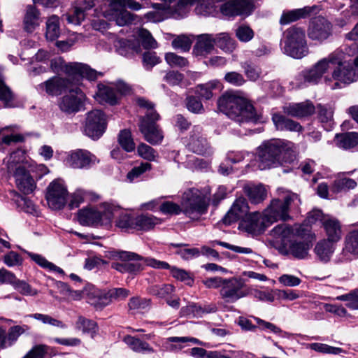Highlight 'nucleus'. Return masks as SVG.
I'll return each mask as SVG.
<instances>
[{"instance_id": "32", "label": "nucleus", "mask_w": 358, "mask_h": 358, "mask_svg": "<svg viewBox=\"0 0 358 358\" xmlns=\"http://www.w3.org/2000/svg\"><path fill=\"white\" fill-rule=\"evenodd\" d=\"M336 244L326 239L317 242L314 248L317 259L322 262H328L334 252Z\"/></svg>"}, {"instance_id": "10", "label": "nucleus", "mask_w": 358, "mask_h": 358, "mask_svg": "<svg viewBox=\"0 0 358 358\" xmlns=\"http://www.w3.org/2000/svg\"><path fill=\"white\" fill-rule=\"evenodd\" d=\"M300 199L296 194L287 192L282 199H273L270 205L263 211V217L270 227L279 220H286L289 218V210L292 205L297 206Z\"/></svg>"}, {"instance_id": "58", "label": "nucleus", "mask_w": 358, "mask_h": 358, "mask_svg": "<svg viewBox=\"0 0 358 358\" xmlns=\"http://www.w3.org/2000/svg\"><path fill=\"white\" fill-rule=\"evenodd\" d=\"M165 60L172 67H185L188 65L186 58L179 56L173 52H168L165 55Z\"/></svg>"}, {"instance_id": "47", "label": "nucleus", "mask_w": 358, "mask_h": 358, "mask_svg": "<svg viewBox=\"0 0 358 358\" xmlns=\"http://www.w3.org/2000/svg\"><path fill=\"white\" fill-rule=\"evenodd\" d=\"M29 330V327L27 325H16L11 327L9 329L8 334H6V348L12 346L17 341L20 336Z\"/></svg>"}, {"instance_id": "38", "label": "nucleus", "mask_w": 358, "mask_h": 358, "mask_svg": "<svg viewBox=\"0 0 358 358\" xmlns=\"http://www.w3.org/2000/svg\"><path fill=\"white\" fill-rule=\"evenodd\" d=\"M272 120L276 128L280 130L300 131L302 129L298 122L288 119L282 115L275 114L273 115Z\"/></svg>"}, {"instance_id": "53", "label": "nucleus", "mask_w": 358, "mask_h": 358, "mask_svg": "<svg viewBox=\"0 0 358 358\" xmlns=\"http://www.w3.org/2000/svg\"><path fill=\"white\" fill-rule=\"evenodd\" d=\"M174 287L170 284L152 285L149 288V292L159 298H165L171 294Z\"/></svg>"}, {"instance_id": "18", "label": "nucleus", "mask_w": 358, "mask_h": 358, "mask_svg": "<svg viewBox=\"0 0 358 358\" xmlns=\"http://www.w3.org/2000/svg\"><path fill=\"white\" fill-rule=\"evenodd\" d=\"M99 162L96 157L86 150H76L69 153L66 164L73 169H89Z\"/></svg>"}, {"instance_id": "42", "label": "nucleus", "mask_w": 358, "mask_h": 358, "mask_svg": "<svg viewBox=\"0 0 358 358\" xmlns=\"http://www.w3.org/2000/svg\"><path fill=\"white\" fill-rule=\"evenodd\" d=\"M125 343L134 351L140 353L153 352L154 350L145 341L138 338L127 336L124 338Z\"/></svg>"}, {"instance_id": "35", "label": "nucleus", "mask_w": 358, "mask_h": 358, "mask_svg": "<svg viewBox=\"0 0 358 358\" xmlns=\"http://www.w3.org/2000/svg\"><path fill=\"white\" fill-rule=\"evenodd\" d=\"M17 126H9L2 128L0 130V136L1 143L7 145H10L17 143L23 142L24 136L20 134Z\"/></svg>"}, {"instance_id": "2", "label": "nucleus", "mask_w": 358, "mask_h": 358, "mask_svg": "<svg viewBox=\"0 0 358 358\" xmlns=\"http://www.w3.org/2000/svg\"><path fill=\"white\" fill-rule=\"evenodd\" d=\"M271 235L294 257L305 259L308 256L311 242L310 229L308 226L295 224L289 227L281 224L273 229Z\"/></svg>"}, {"instance_id": "29", "label": "nucleus", "mask_w": 358, "mask_h": 358, "mask_svg": "<svg viewBox=\"0 0 358 358\" xmlns=\"http://www.w3.org/2000/svg\"><path fill=\"white\" fill-rule=\"evenodd\" d=\"M315 110V106L309 101L297 103H291L284 107V112L286 114L296 117L309 116L313 114Z\"/></svg>"}, {"instance_id": "12", "label": "nucleus", "mask_w": 358, "mask_h": 358, "mask_svg": "<svg viewBox=\"0 0 358 358\" xmlns=\"http://www.w3.org/2000/svg\"><path fill=\"white\" fill-rule=\"evenodd\" d=\"M127 8L138 10L142 7L134 0H113L105 16L109 21L115 22L118 26L127 25L135 20V16L127 10Z\"/></svg>"}, {"instance_id": "20", "label": "nucleus", "mask_w": 358, "mask_h": 358, "mask_svg": "<svg viewBox=\"0 0 358 358\" xmlns=\"http://www.w3.org/2000/svg\"><path fill=\"white\" fill-rule=\"evenodd\" d=\"M34 169V164L31 165V168L24 169V166H17L14 172L16 185L19 190L25 194L31 193L36 188V183L31 175Z\"/></svg>"}, {"instance_id": "19", "label": "nucleus", "mask_w": 358, "mask_h": 358, "mask_svg": "<svg viewBox=\"0 0 358 358\" xmlns=\"http://www.w3.org/2000/svg\"><path fill=\"white\" fill-rule=\"evenodd\" d=\"M268 226L266 224L263 213L255 211L248 215L241 220L239 228L252 234L257 236L262 234Z\"/></svg>"}, {"instance_id": "59", "label": "nucleus", "mask_w": 358, "mask_h": 358, "mask_svg": "<svg viewBox=\"0 0 358 358\" xmlns=\"http://www.w3.org/2000/svg\"><path fill=\"white\" fill-rule=\"evenodd\" d=\"M217 81H211L206 84L199 85L196 87L197 94L206 99H210L213 96L212 90L217 87Z\"/></svg>"}, {"instance_id": "28", "label": "nucleus", "mask_w": 358, "mask_h": 358, "mask_svg": "<svg viewBox=\"0 0 358 358\" xmlns=\"http://www.w3.org/2000/svg\"><path fill=\"white\" fill-rule=\"evenodd\" d=\"M94 97L99 103H108L110 105L116 104L119 99L118 94L116 93L112 83L110 85L99 84Z\"/></svg>"}, {"instance_id": "33", "label": "nucleus", "mask_w": 358, "mask_h": 358, "mask_svg": "<svg viewBox=\"0 0 358 358\" xmlns=\"http://www.w3.org/2000/svg\"><path fill=\"white\" fill-rule=\"evenodd\" d=\"M69 201L67 203L68 207L71 210L79 207V206L85 201L97 200L99 196L83 189H77L69 195Z\"/></svg>"}, {"instance_id": "63", "label": "nucleus", "mask_w": 358, "mask_h": 358, "mask_svg": "<svg viewBox=\"0 0 358 358\" xmlns=\"http://www.w3.org/2000/svg\"><path fill=\"white\" fill-rule=\"evenodd\" d=\"M161 62L160 58L155 52H145L143 55V64L145 69L150 70Z\"/></svg>"}, {"instance_id": "27", "label": "nucleus", "mask_w": 358, "mask_h": 358, "mask_svg": "<svg viewBox=\"0 0 358 358\" xmlns=\"http://www.w3.org/2000/svg\"><path fill=\"white\" fill-rule=\"evenodd\" d=\"M322 227L327 238L326 240L337 243L342 236V230L340 222L335 217L330 216L323 219Z\"/></svg>"}, {"instance_id": "6", "label": "nucleus", "mask_w": 358, "mask_h": 358, "mask_svg": "<svg viewBox=\"0 0 358 358\" xmlns=\"http://www.w3.org/2000/svg\"><path fill=\"white\" fill-rule=\"evenodd\" d=\"M136 101L137 105L145 113V116L140 118L138 124L140 131L148 143L152 145L160 143L164 136L156 124L159 119V115L155 110L154 103L143 97H138Z\"/></svg>"}, {"instance_id": "9", "label": "nucleus", "mask_w": 358, "mask_h": 358, "mask_svg": "<svg viewBox=\"0 0 358 358\" xmlns=\"http://www.w3.org/2000/svg\"><path fill=\"white\" fill-rule=\"evenodd\" d=\"M118 210L113 204L103 203L94 207H86L78 210L77 218L83 226L99 227L110 224Z\"/></svg>"}, {"instance_id": "3", "label": "nucleus", "mask_w": 358, "mask_h": 358, "mask_svg": "<svg viewBox=\"0 0 358 358\" xmlns=\"http://www.w3.org/2000/svg\"><path fill=\"white\" fill-rule=\"evenodd\" d=\"M294 145L273 139L263 142L257 150L256 161L259 169L265 170L284 164H291L295 160Z\"/></svg>"}, {"instance_id": "54", "label": "nucleus", "mask_w": 358, "mask_h": 358, "mask_svg": "<svg viewBox=\"0 0 358 358\" xmlns=\"http://www.w3.org/2000/svg\"><path fill=\"white\" fill-rule=\"evenodd\" d=\"M252 317L254 320L257 323V324L259 325V328L261 330H268L275 334H282V336L284 337H287L289 336V333L283 331L280 327H277L275 324L271 322H266L257 317Z\"/></svg>"}, {"instance_id": "23", "label": "nucleus", "mask_w": 358, "mask_h": 358, "mask_svg": "<svg viewBox=\"0 0 358 358\" xmlns=\"http://www.w3.org/2000/svg\"><path fill=\"white\" fill-rule=\"evenodd\" d=\"M252 5L249 0H232L222 4L220 7L221 13L230 18L238 15L250 14Z\"/></svg>"}, {"instance_id": "64", "label": "nucleus", "mask_w": 358, "mask_h": 358, "mask_svg": "<svg viewBox=\"0 0 358 358\" xmlns=\"http://www.w3.org/2000/svg\"><path fill=\"white\" fill-rule=\"evenodd\" d=\"M192 40L184 35L178 36L172 41V46L175 49H180L183 52L189 50L192 45Z\"/></svg>"}, {"instance_id": "26", "label": "nucleus", "mask_w": 358, "mask_h": 358, "mask_svg": "<svg viewBox=\"0 0 358 358\" xmlns=\"http://www.w3.org/2000/svg\"><path fill=\"white\" fill-rule=\"evenodd\" d=\"M317 10V7L313 6L284 11L280 17V23L282 25L288 24L298 20L305 18Z\"/></svg>"}, {"instance_id": "31", "label": "nucleus", "mask_w": 358, "mask_h": 358, "mask_svg": "<svg viewBox=\"0 0 358 358\" xmlns=\"http://www.w3.org/2000/svg\"><path fill=\"white\" fill-rule=\"evenodd\" d=\"M40 16L39 10L34 6L28 5L23 20L24 30L29 33L33 32L41 24Z\"/></svg>"}, {"instance_id": "43", "label": "nucleus", "mask_w": 358, "mask_h": 358, "mask_svg": "<svg viewBox=\"0 0 358 358\" xmlns=\"http://www.w3.org/2000/svg\"><path fill=\"white\" fill-rule=\"evenodd\" d=\"M196 3L194 11L197 15L207 17L216 12V6L213 0H196Z\"/></svg>"}, {"instance_id": "61", "label": "nucleus", "mask_w": 358, "mask_h": 358, "mask_svg": "<svg viewBox=\"0 0 358 358\" xmlns=\"http://www.w3.org/2000/svg\"><path fill=\"white\" fill-rule=\"evenodd\" d=\"M88 303L94 306L96 308L102 309L108 306L111 301L108 292L103 295H97L94 297L89 296Z\"/></svg>"}, {"instance_id": "4", "label": "nucleus", "mask_w": 358, "mask_h": 358, "mask_svg": "<svg viewBox=\"0 0 358 358\" xmlns=\"http://www.w3.org/2000/svg\"><path fill=\"white\" fill-rule=\"evenodd\" d=\"M217 106L220 111L240 124L259 120V116L252 104L247 99L240 96L238 92H225L218 99Z\"/></svg>"}, {"instance_id": "62", "label": "nucleus", "mask_w": 358, "mask_h": 358, "mask_svg": "<svg viewBox=\"0 0 358 358\" xmlns=\"http://www.w3.org/2000/svg\"><path fill=\"white\" fill-rule=\"evenodd\" d=\"M236 36L241 42H248L254 37L253 30L248 25L242 24L236 29Z\"/></svg>"}, {"instance_id": "24", "label": "nucleus", "mask_w": 358, "mask_h": 358, "mask_svg": "<svg viewBox=\"0 0 358 358\" xmlns=\"http://www.w3.org/2000/svg\"><path fill=\"white\" fill-rule=\"evenodd\" d=\"M248 206L243 197L238 198L233 203L222 220L225 224L229 225L239 219H243L248 215Z\"/></svg>"}, {"instance_id": "14", "label": "nucleus", "mask_w": 358, "mask_h": 358, "mask_svg": "<svg viewBox=\"0 0 358 358\" xmlns=\"http://www.w3.org/2000/svg\"><path fill=\"white\" fill-rule=\"evenodd\" d=\"M248 294L243 280L234 277L226 278L222 289H220L221 299L228 303H235Z\"/></svg>"}, {"instance_id": "21", "label": "nucleus", "mask_w": 358, "mask_h": 358, "mask_svg": "<svg viewBox=\"0 0 358 358\" xmlns=\"http://www.w3.org/2000/svg\"><path fill=\"white\" fill-rule=\"evenodd\" d=\"M331 34V24L327 19L318 16L313 18L308 28V37L313 41L322 43Z\"/></svg>"}, {"instance_id": "34", "label": "nucleus", "mask_w": 358, "mask_h": 358, "mask_svg": "<svg viewBox=\"0 0 358 358\" xmlns=\"http://www.w3.org/2000/svg\"><path fill=\"white\" fill-rule=\"evenodd\" d=\"M196 0H179L173 6L167 7L169 18L182 19L187 16Z\"/></svg>"}, {"instance_id": "46", "label": "nucleus", "mask_w": 358, "mask_h": 358, "mask_svg": "<svg viewBox=\"0 0 358 358\" xmlns=\"http://www.w3.org/2000/svg\"><path fill=\"white\" fill-rule=\"evenodd\" d=\"M76 327L77 329L82 331L84 334H90L92 337H94L97 331L96 323L83 316L78 317L76 322Z\"/></svg>"}, {"instance_id": "40", "label": "nucleus", "mask_w": 358, "mask_h": 358, "mask_svg": "<svg viewBox=\"0 0 358 358\" xmlns=\"http://www.w3.org/2000/svg\"><path fill=\"white\" fill-rule=\"evenodd\" d=\"M244 192L254 203H259L266 197V191L262 185H247L244 187Z\"/></svg>"}, {"instance_id": "45", "label": "nucleus", "mask_w": 358, "mask_h": 358, "mask_svg": "<svg viewBox=\"0 0 358 358\" xmlns=\"http://www.w3.org/2000/svg\"><path fill=\"white\" fill-rule=\"evenodd\" d=\"M60 34L59 17L52 15L46 22L45 36L49 41L56 40Z\"/></svg>"}, {"instance_id": "41", "label": "nucleus", "mask_w": 358, "mask_h": 358, "mask_svg": "<svg viewBox=\"0 0 358 358\" xmlns=\"http://www.w3.org/2000/svg\"><path fill=\"white\" fill-rule=\"evenodd\" d=\"M152 7L154 10L145 15V17L148 21L159 22L169 18L166 6H162L159 3H155L152 4Z\"/></svg>"}, {"instance_id": "1", "label": "nucleus", "mask_w": 358, "mask_h": 358, "mask_svg": "<svg viewBox=\"0 0 358 358\" xmlns=\"http://www.w3.org/2000/svg\"><path fill=\"white\" fill-rule=\"evenodd\" d=\"M63 71L68 78L61 77H52L45 82L38 85L37 89L40 92L45 91L51 96H57L64 90L69 88V84L80 85L85 78L90 81L96 80L103 76V73L99 72L90 66L83 63L71 62L66 64L63 66Z\"/></svg>"}, {"instance_id": "57", "label": "nucleus", "mask_w": 358, "mask_h": 358, "mask_svg": "<svg viewBox=\"0 0 358 358\" xmlns=\"http://www.w3.org/2000/svg\"><path fill=\"white\" fill-rule=\"evenodd\" d=\"M310 349L321 353L338 355L343 352L341 348L333 347L324 343H314L310 344Z\"/></svg>"}, {"instance_id": "11", "label": "nucleus", "mask_w": 358, "mask_h": 358, "mask_svg": "<svg viewBox=\"0 0 358 358\" xmlns=\"http://www.w3.org/2000/svg\"><path fill=\"white\" fill-rule=\"evenodd\" d=\"M284 52L287 55L301 59L308 53L305 31L298 27H291L283 34Z\"/></svg>"}, {"instance_id": "55", "label": "nucleus", "mask_w": 358, "mask_h": 358, "mask_svg": "<svg viewBox=\"0 0 358 358\" xmlns=\"http://www.w3.org/2000/svg\"><path fill=\"white\" fill-rule=\"evenodd\" d=\"M317 109L320 121L322 123L329 124V126H331L333 121L334 108L327 105H319Z\"/></svg>"}, {"instance_id": "8", "label": "nucleus", "mask_w": 358, "mask_h": 358, "mask_svg": "<svg viewBox=\"0 0 358 358\" xmlns=\"http://www.w3.org/2000/svg\"><path fill=\"white\" fill-rule=\"evenodd\" d=\"M209 191L196 188L185 191L182 197V213L193 220H198L208 212L209 206Z\"/></svg>"}, {"instance_id": "22", "label": "nucleus", "mask_w": 358, "mask_h": 358, "mask_svg": "<svg viewBox=\"0 0 358 358\" xmlns=\"http://www.w3.org/2000/svg\"><path fill=\"white\" fill-rule=\"evenodd\" d=\"M187 147L189 150L197 155L210 156L213 154L211 147L201 134V129L199 127H194L192 131Z\"/></svg>"}, {"instance_id": "52", "label": "nucleus", "mask_w": 358, "mask_h": 358, "mask_svg": "<svg viewBox=\"0 0 358 358\" xmlns=\"http://www.w3.org/2000/svg\"><path fill=\"white\" fill-rule=\"evenodd\" d=\"M138 36L145 49H155L157 48V41L148 30L144 29H139Z\"/></svg>"}, {"instance_id": "16", "label": "nucleus", "mask_w": 358, "mask_h": 358, "mask_svg": "<svg viewBox=\"0 0 358 358\" xmlns=\"http://www.w3.org/2000/svg\"><path fill=\"white\" fill-rule=\"evenodd\" d=\"M46 199L49 207L60 210L67 203L68 192L62 181L55 180L47 188Z\"/></svg>"}, {"instance_id": "51", "label": "nucleus", "mask_w": 358, "mask_h": 358, "mask_svg": "<svg viewBox=\"0 0 358 358\" xmlns=\"http://www.w3.org/2000/svg\"><path fill=\"white\" fill-rule=\"evenodd\" d=\"M118 142L121 147L127 152H131L135 149V143L129 130L124 129L120 131L118 136Z\"/></svg>"}, {"instance_id": "5", "label": "nucleus", "mask_w": 358, "mask_h": 358, "mask_svg": "<svg viewBox=\"0 0 358 358\" xmlns=\"http://www.w3.org/2000/svg\"><path fill=\"white\" fill-rule=\"evenodd\" d=\"M114 257L116 259H120V262H112L111 267L122 273L136 275L143 269L144 265L155 268H170L169 264L166 262L157 260L153 258H143L138 254L131 252H116Z\"/></svg>"}, {"instance_id": "15", "label": "nucleus", "mask_w": 358, "mask_h": 358, "mask_svg": "<svg viewBox=\"0 0 358 358\" xmlns=\"http://www.w3.org/2000/svg\"><path fill=\"white\" fill-rule=\"evenodd\" d=\"M85 99V94L80 88H71L68 94L60 98L58 106L63 113L75 114L84 108Z\"/></svg>"}, {"instance_id": "50", "label": "nucleus", "mask_w": 358, "mask_h": 358, "mask_svg": "<svg viewBox=\"0 0 358 358\" xmlns=\"http://www.w3.org/2000/svg\"><path fill=\"white\" fill-rule=\"evenodd\" d=\"M116 226L125 231L135 229V217L128 213H122L116 220Z\"/></svg>"}, {"instance_id": "7", "label": "nucleus", "mask_w": 358, "mask_h": 358, "mask_svg": "<svg viewBox=\"0 0 358 358\" xmlns=\"http://www.w3.org/2000/svg\"><path fill=\"white\" fill-rule=\"evenodd\" d=\"M355 50H358V45L353 43L348 48H345V52L341 49H337L327 57L320 59L310 70L303 73L302 76L305 83H317L331 66L341 64L345 59V54L352 55Z\"/></svg>"}, {"instance_id": "56", "label": "nucleus", "mask_w": 358, "mask_h": 358, "mask_svg": "<svg viewBox=\"0 0 358 358\" xmlns=\"http://www.w3.org/2000/svg\"><path fill=\"white\" fill-rule=\"evenodd\" d=\"M159 210L165 215H179L182 213V207L172 201H166L160 203Z\"/></svg>"}, {"instance_id": "36", "label": "nucleus", "mask_w": 358, "mask_h": 358, "mask_svg": "<svg viewBox=\"0 0 358 358\" xmlns=\"http://www.w3.org/2000/svg\"><path fill=\"white\" fill-rule=\"evenodd\" d=\"M32 164H34L27 159L24 152L21 150L12 152L7 159V166L10 171L15 172L17 166L31 168Z\"/></svg>"}, {"instance_id": "39", "label": "nucleus", "mask_w": 358, "mask_h": 358, "mask_svg": "<svg viewBox=\"0 0 358 358\" xmlns=\"http://www.w3.org/2000/svg\"><path fill=\"white\" fill-rule=\"evenodd\" d=\"M336 145L343 149H350L358 145V133L348 132L336 136Z\"/></svg>"}, {"instance_id": "13", "label": "nucleus", "mask_w": 358, "mask_h": 358, "mask_svg": "<svg viewBox=\"0 0 358 358\" xmlns=\"http://www.w3.org/2000/svg\"><path fill=\"white\" fill-rule=\"evenodd\" d=\"M331 78H325V82L332 90L341 88L358 78V73L355 69L350 66V63H345V58L341 64H336Z\"/></svg>"}, {"instance_id": "17", "label": "nucleus", "mask_w": 358, "mask_h": 358, "mask_svg": "<svg viewBox=\"0 0 358 358\" xmlns=\"http://www.w3.org/2000/svg\"><path fill=\"white\" fill-rule=\"evenodd\" d=\"M106 117L100 110H94L87 114L85 133L93 139L99 138L106 129Z\"/></svg>"}, {"instance_id": "48", "label": "nucleus", "mask_w": 358, "mask_h": 358, "mask_svg": "<svg viewBox=\"0 0 358 358\" xmlns=\"http://www.w3.org/2000/svg\"><path fill=\"white\" fill-rule=\"evenodd\" d=\"M345 251L358 257V229L350 231L345 238Z\"/></svg>"}, {"instance_id": "37", "label": "nucleus", "mask_w": 358, "mask_h": 358, "mask_svg": "<svg viewBox=\"0 0 358 358\" xmlns=\"http://www.w3.org/2000/svg\"><path fill=\"white\" fill-rule=\"evenodd\" d=\"M161 222V219L152 215L142 214L135 217V229L148 231Z\"/></svg>"}, {"instance_id": "49", "label": "nucleus", "mask_w": 358, "mask_h": 358, "mask_svg": "<svg viewBox=\"0 0 358 358\" xmlns=\"http://www.w3.org/2000/svg\"><path fill=\"white\" fill-rule=\"evenodd\" d=\"M29 256L31 258L32 260H34L37 264H38L40 266L47 268L50 271L57 272L60 274H64V271L55 265L54 264L48 262L45 257L43 256L34 254L31 252H28Z\"/></svg>"}, {"instance_id": "25", "label": "nucleus", "mask_w": 358, "mask_h": 358, "mask_svg": "<svg viewBox=\"0 0 358 358\" xmlns=\"http://www.w3.org/2000/svg\"><path fill=\"white\" fill-rule=\"evenodd\" d=\"M354 171L340 173L331 184L330 192L333 194L345 192L357 187V182L351 178H347L345 175H351Z\"/></svg>"}, {"instance_id": "60", "label": "nucleus", "mask_w": 358, "mask_h": 358, "mask_svg": "<svg viewBox=\"0 0 358 358\" xmlns=\"http://www.w3.org/2000/svg\"><path fill=\"white\" fill-rule=\"evenodd\" d=\"M138 155L148 161H154L157 157V152L150 145L141 143L137 148Z\"/></svg>"}, {"instance_id": "30", "label": "nucleus", "mask_w": 358, "mask_h": 358, "mask_svg": "<svg viewBox=\"0 0 358 358\" xmlns=\"http://www.w3.org/2000/svg\"><path fill=\"white\" fill-rule=\"evenodd\" d=\"M215 36L212 34H203L197 36V41L193 52L196 56H206L214 49Z\"/></svg>"}, {"instance_id": "44", "label": "nucleus", "mask_w": 358, "mask_h": 358, "mask_svg": "<svg viewBox=\"0 0 358 358\" xmlns=\"http://www.w3.org/2000/svg\"><path fill=\"white\" fill-rule=\"evenodd\" d=\"M215 36V45L226 52H231L236 48V42L227 33H220Z\"/></svg>"}]
</instances>
